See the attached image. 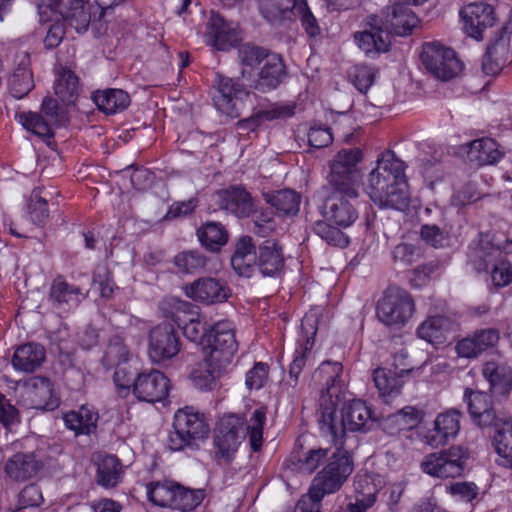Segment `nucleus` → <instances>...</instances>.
I'll use <instances>...</instances> for the list:
<instances>
[{
    "mask_svg": "<svg viewBox=\"0 0 512 512\" xmlns=\"http://www.w3.org/2000/svg\"><path fill=\"white\" fill-rule=\"evenodd\" d=\"M512 35V21L501 27L495 39L488 45L483 58V69L486 73H495L506 62Z\"/></svg>",
    "mask_w": 512,
    "mask_h": 512,
    "instance_id": "393cba45",
    "label": "nucleus"
},
{
    "mask_svg": "<svg viewBox=\"0 0 512 512\" xmlns=\"http://www.w3.org/2000/svg\"><path fill=\"white\" fill-rule=\"evenodd\" d=\"M286 75L285 65L280 55L272 53L267 56L261 67L254 88L261 92L275 89Z\"/></svg>",
    "mask_w": 512,
    "mask_h": 512,
    "instance_id": "cd10ccee",
    "label": "nucleus"
},
{
    "mask_svg": "<svg viewBox=\"0 0 512 512\" xmlns=\"http://www.w3.org/2000/svg\"><path fill=\"white\" fill-rule=\"evenodd\" d=\"M315 318L313 315H306L301 322V329L304 335L298 339V346L295 349L293 360L290 364L289 375L295 383L311 357V351L314 345V335L316 334Z\"/></svg>",
    "mask_w": 512,
    "mask_h": 512,
    "instance_id": "aec40b11",
    "label": "nucleus"
},
{
    "mask_svg": "<svg viewBox=\"0 0 512 512\" xmlns=\"http://www.w3.org/2000/svg\"><path fill=\"white\" fill-rule=\"evenodd\" d=\"M205 36L207 42L218 50H226L238 40L236 27L222 16L212 12L207 22Z\"/></svg>",
    "mask_w": 512,
    "mask_h": 512,
    "instance_id": "a878e982",
    "label": "nucleus"
},
{
    "mask_svg": "<svg viewBox=\"0 0 512 512\" xmlns=\"http://www.w3.org/2000/svg\"><path fill=\"white\" fill-rule=\"evenodd\" d=\"M460 417L461 412L456 409L439 414L434 421V429L426 436L427 443L437 447L454 438L460 430Z\"/></svg>",
    "mask_w": 512,
    "mask_h": 512,
    "instance_id": "bb28decb",
    "label": "nucleus"
},
{
    "mask_svg": "<svg viewBox=\"0 0 512 512\" xmlns=\"http://www.w3.org/2000/svg\"><path fill=\"white\" fill-rule=\"evenodd\" d=\"M464 399L468 404L469 413L474 422L480 427H492L497 424L503 416L496 414L491 401V396L482 391H474L466 388Z\"/></svg>",
    "mask_w": 512,
    "mask_h": 512,
    "instance_id": "412c9836",
    "label": "nucleus"
},
{
    "mask_svg": "<svg viewBox=\"0 0 512 512\" xmlns=\"http://www.w3.org/2000/svg\"><path fill=\"white\" fill-rule=\"evenodd\" d=\"M329 398L323 399L326 405ZM340 403L324 406L319 410L318 422L323 434L330 435L335 445L344 447L343 437L347 431L366 433L374 426L375 418L371 408L365 401L354 399L345 403L338 415L337 409Z\"/></svg>",
    "mask_w": 512,
    "mask_h": 512,
    "instance_id": "20e7f679",
    "label": "nucleus"
},
{
    "mask_svg": "<svg viewBox=\"0 0 512 512\" xmlns=\"http://www.w3.org/2000/svg\"><path fill=\"white\" fill-rule=\"evenodd\" d=\"M196 235L201 245L210 252H218L228 241L224 226H200Z\"/></svg>",
    "mask_w": 512,
    "mask_h": 512,
    "instance_id": "09e8293b",
    "label": "nucleus"
},
{
    "mask_svg": "<svg viewBox=\"0 0 512 512\" xmlns=\"http://www.w3.org/2000/svg\"><path fill=\"white\" fill-rule=\"evenodd\" d=\"M17 57L19 58L18 66L9 79V88L14 98L22 99L34 88V80L29 68L30 57L28 53L23 52Z\"/></svg>",
    "mask_w": 512,
    "mask_h": 512,
    "instance_id": "2f4dec72",
    "label": "nucleus"
},
{
    "mask_svg": "<svg viewBox=\"0 0 512 512\" xmlns=\"http://www.w3.org/2000/svg\"><path fill=\"white\" fill-rule=\"evenodd\" d=\"M49 297L56 307L62 308L64 306H77L84 295L80 287L57 277L52 282Z\"/></svg>",
    "mask_w": 512,
    "mask_h": 512,
    "instance_id": "4c0bfd02",
    "label": "nucleus"
},
{
    "mask_svg": "<svg viewBox=\"0 0 512 512\" xmlns=\"http://www.w3.org/2000/svg\"><path fill=\"white\" fill-rule=\"evenodd\" d=\"M365 191L380 209H403L408 203L404 162L392 151L382 153L367 177Z\"/></svg>",
    "mask_w": 512,
    "mask_h": 512,
    "instance_id": "7ed1b4c3",
    "label": "nucleus"
},
{
    "mask_svg": "<svg viewBox=\"0 0 512 512\" xmlns=\"http://www.w3.org/2000/svg\"><path fill=\"white\" fill-rule=\"evenodd\" d=\"M266 49L253 45L251 43H245L238 48V57L242 66V76H251L252 71L267 59V56L271 55Z\"/></svg>",
    "mask_w": 512,
    "mask_h": 512,
    "instance_id": "a18cd8bd",
    "label": "nucleus"
},
{
    "mask_svg": "<svg viewBox=\"0 0 512 512\" xmlns=\"http://www.w3.org/2000/svg\"><path fill=\"white\" fill-rule=\"evenodd\" d=\"M314 232L329 245L346 247L349 244V237L339 226H314Z\"/></svg>",
    "mask_w": 512,
    "mask_h": 512,
    "instance_id": "680f3d73",
    "label": "nucleus"
},
{
    "mask_svg": "<svg viewBox=\"0 0 512 512\" xmlns=\"http://www.w3.org/2000/svg\"><path fill=\"white\" fill-rule=\"evenodd\" d=\"M132 392L140 401L160 402L168 395L169 379L159 370L139 373Z\"/></svg>",
    "mask_w": 512,
    "mask_h": 512,
    "instance_id": "f3484780",
    "label": "nucleus"
},
{
    "mask_svg": "<svg viewBox=\"0 0 512 512\" xmlns=\"http://www.w3.org/2000/svg\"><path fill=\"white\" fill-rule=\"evenodd\" d=\"M216 196L221 209L239 218L248 217L255 210L251 194L241 185H232L227 189L219 190Z\"/></svg>",
    "mask_w": 512,
    "mask_h": 512,
    "instance_id": "6ab92c4d",
    "label": "nucleus"
},
{
    "mask_svg": "<svg viewBox=\"0 0 512 512\" xmlns=\"http://www.w3.org/2000/svg\"><path fill=\"white\" fill-rule=\"evenodd\" d=\"M31 395L34 398L36 408L41 409H53L55 401L53 398V385L48 378L36 377L33 380L32 387L30 390Z\"/></svg>",
    "mask_w": 512,
    "mask_h": 512,
    "instance_id": "3c124183",
    "label": "nucleus"
},
{
    "mask_svg": "<svg viewBox=\"0 0 512 512\" xmlns=\"http://www.w3.org/2000/svg\"><path fill=\"white\" fill-rule=\"evenodd\" d=\"M491 267V278L495 286L504 287L512 282V265L508 261L498 257Z\"/></svg>",
    "mask_w": 512,
    "mask_h": 512,
    "instance_id": "e2e57ef3",
    "label": "nucleus"
},
{
    "mask_svg": "<svg viewBox=\"0 0 512 512\" xmlns=\"http://www.w3.org/2000/svg\"><path fill=\"white\" fill-rule=\"evenodd\" d=\"M296 0H258L262 16L270 23L276 24L290 19Z\"/></svg>",
    "mask_w": 512,
    "mask_h": 512,
    "instance_id": "37998d69",
    "label": "nucleus"
},
{
    "mask_svg": "<svg viewBox=\"0 0 512 512\" xmlns=\"http://www.w3.org/2000/svg\"><path fill=\"white\" fill-rule=\"evenodd\" d=\"M343 366L337 361H324L314 373V378L325 385L319 398V410H324L323 399L329 398L325 406L342 403L341 396L344 381L342 380Z\"/></svg>",
    "mask_w": 512,
    "mask_h": 512,
    "instance_id": "4468645a",
    "label": "nucleus"
},
{
    "mask_svg": "<svg viewBox=\"0 0 512 512\" xmlns=\"http://www.w3.org/2000/svg\"><path fill=\"white\" fill-rule=\"evenodd\" d=\"M294 114V108L290 106H276L269 110L259 111L252 116L242 119L237 123L242 131H254L262 121H271L277 118L289 117Z\"/></svg>",
    "mask_w": 512,
    "mask_h": 512,
    "instance_id": "49530a36",
    "label": "nucleus"
},
{
    "mask_svg": "<svg viewBox=\"0 0 512 512\" xmlns=\"http://www.w3.org/2000/svg\"><path fill=\"white\" fill-rule=\"evenodd\" d=\"M47 205V200L41 196V190L34 189L27 205L29 220L33 223L44 222L48 218Z\"/></svg>",
    "mask_w": 512,
    "mask_h": 512,
    "instance_id": "6e6d98bb",
    "label": "nucleus"
},
{
    "mask_svg": "<svg viewBox=\"0 0 512 512\" xmlns=\"http://www.w3.org/2000/svg\"><path fill=\"white\" fill-rule=\"evenodd\" d=\"M424 412L413 406H406L387 418V423L395 425L398 431L411 430L423 420Z\"/></svg>",
    "mask_w": 512,
    "mask_h": 512,
    "instance_id": "8fccbe9b",
    "label": "nucleus"
},
{
    "mask_svg": "<svg viewBox=\"0 0 512 512\" xmlns=\"http://www.w3.org/2000/svg\"><path fill=\"white\" fill-rule=\"evenodd\" d=\"M181 349L180 338L173 325L159 324L149 334V356L155 363L175 357Z\"/></svg>",
    "mask_w": 512,
    "mask_h": 512,
    "instance_id": "f8f14e48",
    "label": "nucleus"
},
{
    "mask_svg": "<svg viewBox=\"0 0 512 512\" xmlns=\"http://www.w3.org/2000/svg\"><path fill=\"white\" fill-rule=\"evenodd\" d=\"M263 197L279 215H296L299 211L301 196L294 190L266 192Z\"/></svg>",
    "mask_w": 512,
    "mask_h": 512,
    "instance_id": "ea45409f",
    "label": "nucleus"
},
{
    "mask_svg": "<svg viewBox=\"0 0 512 512\" xmlns=\"http://www.w3.org/2000/svg\"><path fill=\"white\" fill-rule=\"evenodd\" d=\"M44 501L42 490L36 484H29L25 486L19 493L18 507L9 512H20L27 507H38Z\"/></svg>",
    "mask_w": 512,
    "mask_h": 512,
    "instance_id": "bf43d9fd",
    "label": "nucleus"
},
{
    "mask_svg": "<svg viewBox=\"0 0 512 512\" xmlns=\"http://www.w3.org/2000/svg\"><path fill=\"white\" fill-rule=\"evenodd\" d=\"M44 467L40 451L18 452L9 458L5 464V472L15 481H26Z\"/></svg>",
    "mask_w": 512,
    "mask_h": 512,
    "instance_id": "4be33fe9",
    "label": "nucleus"
},
{
    "mask_svg": "<svg viewBox=\"0 0 512 512\" xmlns=\"http://www.w3.org/2000/svg\"><path fill=\"white\" fill-rule=\"evenodd\" d=\"M371 19L375 22L372 30L355 33V41L358 47L367 55L386 52L390 45L389 36L386 33L383 35L384 31L379 29L376 17H371Z\"/></svg>",
    "mask_w": 512,
    "mask_h": 512,
    "instance_id": "f704fd0d",
    "label": "nucleus"
},
{
    "mask_svg": "<svg viewBox=\"0 0 512 512\" xmlns=\"http://www.w3.org/2000/svg\"><path fill=\"white\" fill-rule=\"evenodd\" d=\"M266 414L267 409L260 407L252 412L249 420L241 415L229 414L218 421L213 435L214 459L218 465L232 463L246 435L251 449L254 452L261 450Z\"/></svg>",
    "mask_w": 512,
    "mask_h": 512,
    "instance_id": "f257e3e1",
    "label": "nucleus"
},
{
    "mask_svg": "<svg viewBox=\"0 0 512 512\" xmlns=\"http://www.w3.org/2000/svg\"><path fill=\"white\" fill-rule=\"evenodd\" d=\"M269 375V366L263 362H257L246 373V386L249 390L261 389L267 382Z\"/></svg>",
    "mask_w": 512,
    "mask_h": 512,
    "instance_id": "69168bd1",
    "label": "nucleus"
},
{
    "mask_svg": "<svg viewBox=\"0 0 512 512\" xmlns=\"http://www.w3.org/2000/svg\"><path fill=\"white\" fill-rule=\"evenodd\" d=\"M495 428L493 443L500 457L499 464L512 469V421L509 416H503Z\"/></svg>",
    "mask_w": 512,
    "mask_h": 512,
    "instance_id": "473e14b6",
    "label": "nucleus"
},
{
    "mask_svg": "<svg viewBox=\"0 0 512 512\" xmlns=\"http://www.w3.org/2000/svg\"><path fill=\"white\" fill-rule=\"evenodd\" d=\"M502 157L497 143L491 138H482L472 141L469 145L468 158L477 165L496 163Z\"/></svg>",
    "mask_w": 512,
    "mask_h": 512,
    "instance_id": "a19ab883",
    "label": "nucleus"
},
{
    "mask_svg": "<svg viewBox=\"0 0 512 512\" xmlns=\"http://www.w3.org/2000/svg\"><path fill=\"white\" fill-rule=\"evenodd\" d=\"M362 154L359 149L341 150L335 156L331 169L340 171L358 172L357 163L361 160Z\"/></svg>",
    "mask_w": 512,
    "mask_h": 512,
    "instance_id": "4d7b16f0",
    "label": "nucleus"
},
{
    "mask_svg": "<svg viewBox=\"0 0 512 512\" xmlns=\"http://www.w3.org/2000/svg\"><path fill=\"white\" fill-rule=\"evenodd\" d=\"M494 234L490 231L481 232L477 241H473L467 253V263L480 273L488 271L498 258V250L494 247Z\"/></svg>",
    "mask_w": 512,
    "mask_h": 512,
    "instance_id": "b1692460",
    "label": "nucleus"
},
{
    "mask_svg": "<svg viewBox=\"0 0 512 512\" xmlns=\"http://www.w3.org/2000/svg\"><path fill=\"white\" fill-rule=\"evenodd\" d=\"M482 374L494 395H506L511 391L512 368L506 363L487 361L483 364Z\"/></svg>",
    "mask_w": 512,
    "mask_h": 512,
    "instance_id": "c756f323",
    "label": "nucleus"
},
{
    "mask_svg": "<svg viewBox=\"0 0 512 512\" xmlns=\"http://www.w3.org/2000/svg\"><path fill=\"white\" fill-rule=\"evenodd\" d=\"M349 78L361 93H366L375 79L373 68L366 65H355L349 71Z\"/></svg>",
    "mask_w": 512,
    "mask_h": 512,
    "instance_id": "5fc2aeb1",
    "label": "nucleus"
},
{
    "mask_svg": "<svg viewBox=\"0 0 512 512\" xmlns=\"http://www.w3.org/2000/svg\"><path fill=\"white\" fill-rule=\"evenodd\" d=\"M247 93L243 87L232 78L222 75L216 76V93L213 101L216 108L223 114L231 117L238 116L237 101Z\"/></svg>",
    "mask_w": 512,
    "mask_h": 512,
    "instance_id": "5701e85b",
    "label": "nucleus"
},
{
    "mask_svg": "<svg viewBox=\"0 0 512 512\" xmlns=\"http://www.w3.org/2000/svg\"><path fill=\"white\" fill-rule=\"evenodd\" d=\"M146 492L154 505L179 511H192L204 499L202 490H192L170 480L150 482Z\"/></svg>",
    "mask_w": 512,
    "mask_h": 512,
    "instance_id": "423d86ee",
    "label": "nucleus"
},
{
    "mask_svg": "<svg viewBox=\"0 0 512 512\" xmlns=\"http://www.w3.org/2000/svg\"><path fill=\"white\" fill-rule=\"evenodd\" d=\"M419 19L416 14L405 3H395L383 11L380 19L379 29L388 36H406L418 25Z\"/></svg>",
    "mask_w": 512,
    "mask_h": 512,
    "instance_id": "2eb2a0df",
    "label": "nucleus"
},
{
    "mask_svg": "<svg viewBox=\"0 0 512 512\" xmlns=\"http://www.w3.org/2000/svg\"><path fill=\"white\" fill-rule=\"evenodd\" d=\"M329 456L328 449H310L299 459V469L311 474L325 461L327 463Z\"/></svg>",
    "mask_w": 512,
    "mask_h": 512,
    "instance_id": "13d9d810",
    "label": "nucleus"
},
{
    "mask_svg": "<svg viewBox=\"0 0 512 512\" xmlns=\"http://www.w3.org/2000/svg\"><path fill=\"white\" fill-rule=\"evenodd\" d=\"M127 349L119 337L112 339L107 346L104 361L108 365H120L122 362L127 361Z\"/></svg>",
    "mask_w": 512,
    "mask_h": 512,
    "instance_id": "774afa93",
    "label": "nucleus"
},
{
    "mask_svg": "<svg viewBox=\"0 0 512 512\" xmlns=\"http://www.w3.org/2000/svg\"><path fill=\"white\" fill-rule=\"evenodd\" d=\"M206 263V257L198 251H185L174 258V264L183 273H193L204 268Z\"/></svg>",
    "mask_w": 512,
    "mask_h": 512,
    "instance_id": "864d4df0",
    "label": "nucleus"
},
{
    "mask_svg": "<svg viewBox=\"0 0 512 512\" xmlns=\"http://www.w3.org/2000/svg\"><path fill=\"white\" fill-rule=\"evenodd\" d=\"M256 260L264 277H278L284 267L281 248L274 240H266L259 245Z\"/></svg>",
    "mask_w": 512,
    "mask_h": 512,
    "instance_id": "c85d7f7f",
    "label": "nucleus"
},
{
    "mask_svg": "<svg viewBox=\"0 0 512 512\" xmlns=\"http://www.w3.org/2000/svg\"><path fill=\"white\" fill-rule=\"evenodd\" d=\"M326 465L311 482V487L324 496L338 492L354 470L353 457L343 446L336 445Z\"/></svg>",
    "mask_w": 512,
    "mask_h": 512,
    "instance_id": "0eeeda50",
    "label": "nucleus"
},
{
    "mask_svg": "<svg viewBox=\"0 0 512 512\" xmlns=\"http://www.w3.org/2000/svg\"><path fill=\"white\" fill-rule=\"evenodd\" d=\"M45 359V348L41 344L30 342L15 350L12 365L18 371L32 373L41 367Z\"/></svg>",
    "mask_w": 512,
    "mask_h": 512,
    "instance_id": "7c9ffc66",
    "label": "nucleus"
},
{
    "mask_svg": "<svg viewBox=\"0 0 512 512\" xmlns=\"http://www.w3.org/2000/svg\"><path fill=\"white\" fill-rule=\"evenodd\" d=\"M198 205L197 198H190L185 201L174 202L164 216L167 221L182 220L186 216L191 215Z\"/></svg>",
    "mask_w": 512,
    "mask_h": 512,
    "instance_id": "338daca9",
    "label": "nucleus"
},
{
    "mask_svg": "<svg viewBox=\"0 0 512 512\" xmlns=\"http://www.w3.org/2000/svg\"><path fill=\"white\" fill-rule=\"evenodd\" d=\"M237 350L234 324L229 320L216 322L205 337L203 355L206 368L191 373L193 385L201 391L214 390Z\"/></svg>",
    "mask_w": 512,
    "mask_h": 512,
    "instance_id": "f03ea898",
    "label": "nucleus"
},
{
    "mask_svg": "<svg viewBox=\"0 0 512 512\" xmlns=\"http://www.w3.org/2000/svg\"><path fill=\"white\" fill-rule=\"evenodd\" d=\"M415 304L411 295L398 286H389L376 305V316L391 328H402L412 317Z\"/></svg>",
    "mask_w": 512,
    "mask_h": 512,
    "instance_id": "1a4fd4ad",
    "label": "nucleus"
},
{
    "mask_svg": "<svg viewBox=\"0 0 512 512\" xmlns=\"http://www.w3.org/2000/svg\"><path fill=\"white\" fill-rule=\"evenodd\" d=\"M333 190L344 198H356L358 196V172L333 170L328 177Z\"/></svg>",
    "mask_w": 512,
    "mask_h": 512,
    "instance_id": "c03bdc74",
    "label": "nucleus"
},
{
    "mask_svg": "<svg viewBox=\"0 0 512 512\" xmlns=\"http://www.w3.org/2000/svg\"><path fill=\"white\" fill-rule=\"evenodd\" d=\"M38 8L41 20L49 21V17H44L51 12L78 33L86 32L91 22V6L85 0H43Z\"/></svg>",
    "mask_w": 512,
    "mask_h": 512,
    "instance_id": "9d476101",
    "label": "nucleus"
},
{
    "mask_svg": "<svg viewBox=\"0 0 512 512\" xmlns=\"http://www.w3.org/2000/svg\"><path fill=\"white\" fill-rule=\"evenodd\" d=\"M123 474L121 461L115 455H107L98 464L96 481L105 488H113L122 481Z\"/></svg>",
    "mask_w": 512,
    "mask_h": 512,
    "instance_id": "79ce46f5",
    "label": "nucleus"
},
{
    "mask_svg": "<svg viewBox=\"0 0 512 512\" xmlns=\"http://www.w3.org/2000/svg\"><path fill=\"white\" fill-rule=\"evenodd\" d=\"M97 421L98 413L87 405L64 415L66 427L74 431L75 435H89L96 429Z\"/></svg>",
    "mask_w": 512,
    "mask_h": 512,
    "instance_id": "72a5a7b5",
    "label": "nucleus"
},
{
    "mask_svg": "<svg viewBox=\"0 0 512 512\" xmlns=\"http://www.w3.org/2000/svg\"><path fill=\"white\" fill-rule=\"evenodd\" d=\"M185 294L196 302L212 305L227 301L231 290L224 280L202 277L186 286Z\"/></svg>",
    "mask_w": 512,
    "mask_h": 512,
    "instance_id": "dca6fc26",
    "label": "nucleus"
},
{
    "mask_svg": "<svg viewBox=\"0 0 512 512\" xmlns=\"http://www.w3.org/2000/svg\"><path fill=\"white\" fill-rule=\"evenodd\" d=\"M420 57L425 69L442 81L456 77L462 70L454 50L439 42L425 43Z\"/></svg>",
    "mask_w": 512,
    "mask_h": 512,
    "instance_id": "9b49d317",
    "label": "nucleus"
},
{
    "mask_svg": "<svg viewBox=\"0 0 512 512\" xmlns=\"http://www.w3.org/2000/svg\"><path fill=\"white\" fill-rule=\"evenodd\" d=\"M69 106L63 102L60 104L58 100L48 96L43 99L40 110L47 121L56 128L65 125L69 121Z\"/></svg>",
    "mask_w": 512,
    "mask_h": 512,
    "instance_id": "603ef678",
    "label": "nucleus"
},
{
    "mask_svg": "<svg viewBox=\"0 0 512 512\" xmlns=\"http://www.w3.org/2000/svg\"><path fill=\"white\" fill-rule=\"evenodd\" d=\"M324 497L323 494L310 486L308 492L298 500L295 512H321Z\"/></svg>",
    "mask_w": 512,
    "mask_h": 512,
    "instance_id": "0e129e2a",
    "label": "nucleus"
},
{
    "mask_svg": "<svg viewBox=\"0 0 512 512\" xmlns=\"http://www.w3.org/2000/svg\"><path fill=\"white\" fill-rule=\"evenodd\" d=\"M22 126L41 138H50L54 135V127L47 121L45 115L39 112H23L17 115Z\"/></svg>",
    "mask_w": 512,
    "mask_h": 512,
    "instance_id": "de8ad7c7",
    "label": "nucleus"
},
{
    "mask_svg": "<svg viewBox=\"0 0 512 512\" xmlns=\"http://www.w3.org/2000/svg\"><path fill=\"white\" fill-rule=\"evenodd\" d=\"M466 34L475 40H483L487 31L491 29L496 17L494 8L483 2L471 3L460 11Z\"/></svg>",
    "mask_w": 512,
    "mask_h": 512,
    "instance_id": "ddd939ff",
    "label": "nucleus"
},
{
    "mask_svg": "<svg viewBox=\"0 0 512 512\" xmlns=\"http://www.w3.org/2000/svg\"><path fill=\"white\" fill-rule=\"evenodd\" d=\"M79 78L70 69L60 67L54 83V92L61 102L73 105L79 96Z\"/></svg>",
    "mask_w": 512,
    "mask_h": 512,
    "instance_id": "e433bc0d",
    "label": "nucleus"
},
{
    "mask_svg": "<svg viewBox=\"0 0 512 512\" xmlns=\"http://www.w3.org/2000/svg\"><path fill=\"white\" fill-rule=\"evenodd\" d=\"M292 15L300 17L302 26L309 36L314 37L319 34L316 18L311 13L306 0H296Z\"/></svg>",
    "mask_w": 512,
    "mask_h": 512,
    "instance_id": "052dcab7",
    "label": "nucleus"
},
{
    "mask_svg": "<svg viewBox=\"0 0 512 512\" xmlns=\"http://www.w3.org/2000/svg\"><path fill=\"white\" fill-rule=\"evenodd\" d=\"M499 331L494 328L476 330L457 341L455 351L461 358L473 359L480 356L499 341Z\"/></svg>",
    "mask_w": 512,
    "mask_h": 512,
    "instance_id": "a211bd4d",
    "label": "nucleus"
},
{
    "mask_svg": "<svg viewBox=\"0 0 512 512\" xmlns=\"http://www.w3.org/2000/svg\"><path fill=\"white\" fill-rule=\"evenodd\" d=\"M409 369H401L399 372L387 368H377L373 372V381L382 398L396 396L403 386L402 377L408 374Z\"/></svg>",
    "mask_w": 512,
    "mask_h": 512,
    "instance_id": "c9c22d12",
    "label": "nucleus"
},
{
    "mask_svg": "<svg viewBox=\"0 0 512 512\" xmlns=\"http://www.w3.org/2000/svg\"><path fill=\"white\" fill-rule=\"evenodd\" d=\"M471 452L464 445H452L447 449L426 455L421 462L424 473L441 479L456 478L467 470Z\"/></svg>",
    "mask_w": 512,
    "mask_h": 512,
    "instance_id": "6e6552de",
    "label": "nucleus"
},
{
    "mask_svg": "<svg viewBox=\"0 0 512 512\" xmlns=\"http://www.w3.org/2000/svg\"><path fill=\"white\" fill-rule=\"evenodd\" d=\"M92 99L99 110L106 114H116L125 110L130 105V96L121 89H106L97 91Z\"/></svg>",
    "mask_w": 512,
    "mask_h": 512,
    "instance_id": "58836bf2",
    "label": "nucleus"
},
{
    "mask_svg": "<svg viewBox=\"0 0 512 512\" xmlns=\"http://www.w3.org/2000/svg\"><path fill=\"white\" fill-rule=\"evenodd\" d=\"M173 428L168 439L172 451L192 447L196 441L207 438L210 432L207 417L193 406H185L175 412Z\"/></svg>",
    "mask_w": 512,
    "mask_h": 512,
    "instance_id": "39448f33",
    "label": "nucleus"
}]
</instances>
